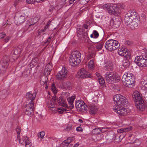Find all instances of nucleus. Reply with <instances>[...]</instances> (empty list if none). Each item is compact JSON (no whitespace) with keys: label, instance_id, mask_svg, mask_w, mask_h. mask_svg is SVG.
<instances>
[{"label":"nucleus","instance_id":"nucleus-2","mask_svg":"<svg viewBox=\"0 0 147 147\" xmlns=\"http://www.w3.org/2000/svg\"><path fill=\"white\" fill-rule=\"evenodd\" d=\"M141 95V94L138 91H135L132 94V99L136 108L140 111H143L145 109V105Z\"/></svg>","mask_w":147,"mask_h":147},{"label":"nucleus","instance_id":"nucleus-4","mask_svg":"<svg viewBox=\"0 0 147 147\" xmlns=\"http://www.w3.org/2000/svg\"><path fill=\"white\" fill-rule=\"evenodd\" d=\"M81 55L80 53L77 50L72 51L69 56V64L75 66L79 64L81 61Z\"/></svg>","mask_w":147,"mask_h":147},{"label":"nucleus","instance_id":"nucleus-54","mask_svg":"<svg viewBox=\"0 0 147 147\" xmlns=\"http://www.w3.org/2000/svg\"><path fill=\"white\" fill-rule=\"evenodd\" d=\"M88 36V33L86 32L84 34H83V33L81 35V37L80 38H81L82 39V38H87Z\"/></svg>","mask_w":147,"mask_h":147},{"label":"nucleus","instance_id":"nucleus-18","mask_svg":"<svg viewBox=\"0 0 147 147\" xmlns=\"http://www.w3.org/2000/svg\"><path fill=\"white\" fill-rule=\"evenodd\" d=\"M36 97L35 93H32V92L30 91L26 93V99L29 102H34Z\"/></svg>","mask_w":147,"mask_h":147},{"label":"nucleus","instance_id":"nucleus-36","mask_svg":"<svg viewBox=\"0 0 147 147\" xmlns=\"http://www.w3.org/2000/svg\"><path fill=\"white\" fill-rule=\"evenodd\" d=\"M104 43V42H103V41H101V42H100L98 44H96V49L98 50H101L103 47Z\"/></svg>","mask_w":147,"mask_h":147},{"label":"nucleus","instance_id":"nucleus-17","mask_svg":"<svg viewBox=\"0 0 147 147\" xmlns=\"http://www.w3.org/2000/svg\"><path fill=\"white\" fill-rule=\"evenodd\" d=\"M15 20V22L17 25H19L22 23L26 20L25 17L22 15L19 16H15L14 17Z\"/></svg>","mask_w":147,"mask_h":147},{"label":"nucleus","instance_id":"nucleus-1","mask_svg":"<svg viewBox=\"0 0 147 147\" xmlns=\"http://www.w3.org/2000/svg\"><path fill=\"white\" fill-rule=\"evenodd\" d=\"M124 20L127 27L131 30H134L138 26L139 23V17L134 10H131L125 14Z\"/></svg>","mask_w":147,"mask_h":147},{"label":"nucleus","instance_id":"nucleus-3","mask_svg":"<svg viewBox=\"0 0 147 147\" xmlns=\"http://www.w3.org/2000/svg\"><path fill=\"white\" fill-rule=\"evenodd\" d=\"M38 21V19L36 17L27 20L26 22L25 25L23 27V31L28 32L36 30L37 28V24L36 23Z\"/></svg>","mask_w":147,"mask_h":147},{"label":"nucleus","instance_id":"nucleus-7","mask_svg":"<svg viewBox=\"0 0 147 147\" xmlns=\"http://www.w3.org/2000/svg\"><path fill=\"white\" fill-rule=\"evenodd\" d=\"M134 62L138 66L145 67L147 66V51L140 56L136 57Z\"/></svg>","mask_w":147,"mask_h":147},{"label":"nucleus","instance_id":"nucleus-12","mask_svg":"<svg viewBox=\"0 0 147 147\" xmlns=\"http://www.w3.org/2000/svg\"><path fill=\"white\" fill-rule=\"evenodd\" d=\"M75 106L78 110L81 112H84L87 110V107L86 105L82 100L76 101Z\"/></svg>","mask_w":147,"mask_h":147},{"label":"nucleus","instance_id":"nucleus-11","mask_svg":"<svg viewBox=\"0 0 147 147\" xmlns=\"http://www.w3.org/2000/svg\"><path fill=\"white\" fill-rule=\"evenodd\" d=\"M34 103L29 102L24 108L25 113L29 117H31L34 115L33 107Z\"/></svg>","mask_w":147,"mask_h":147},{"label":"nucleus","instance_id":"nucleus-39","mask_svg":"<svg viewBox=\"0 0 147 147\" xmlns=\"http://www.w3.org/2000/svg\"><path fill=\"white\" fill-rule=\"evenodd\" d=\"M88 68L91 69H93L94 67V62L92 60H90L88 63Z\"/></svg>","mask_w":147,"mask_h":147},{"label":"nucleus","instance_id":"nucleus-29","mask_svg":"<svg viewBox=\"0 0 147 147\" xmlns=\"http://www.w3.org/2000/svg\"><path fill=\"white\" fill-rule=\"evenodd\" d=\"M56 77L57 79L58 80H63L65 78L64 76L62 74L59 72L56 75Z\"/></svg>","mask_w":147,"mask_h":147},{"label":"nucleus","instance_id":"nucleus-47","mask_svg":"<svg viewBox=\"0 0 147 147\" xmlns=\"http://www.w3.org/2000/svg\"><path fill=\"white\" fill-rule=\"evenodd\" d=\"M30 70L29 69L26 68L24 70L23 74L24 75L28 76L30 74Z\"/></svg>","mask_w":147,"mask_h":147},{"label":"nucleus","instance_id":"nucleus-40","mask_svg":"<svg viewBox=\"0 0 147 147\" xmlns=\"http://www.w3.org/2000/svg\"><path fill=\"white\" fill-rule=\"evenodd\" d=\"M121 53V54L122 55V56L125 57L126 58L129 57L131 55L130 53L128 51H127V49L126 50V51H125V52L123 53V54L121 53Z\"/></svg>","mask_w":147,"mask_h":147},{"label":"nucleus","instance_id":"nucleus-31","mask_svg":"<svg viewBox=\"0 0 147 147\" xmlns=\"http://www.w3.org/2000/svg\"><path fill=\"white\" fill-rule=\"evenodd\" d=\"M122 63L123 66L125 68H127L129 66L130 62L127 59H125L123 60Z\"/></svg>","mask_w":147,"mask_h":147},{"label":"nucleus","instance_id":"nucleus-5","mask_svg":"<svg viewBox=\"0 0 147 147\" xmlns=\"http://www.w3.org/2000/svg\"><path fill=\"white\" fill-rule=\"evenodd\" d=\"M104 79L109 84H113L119 81L120 78L119 75L113 72L108 71L104 75Z\"/></svg>","mask_w":147,"mask_h":147},{"label":"nucleus","instance_id":"nucleus-20","mask_svg":"<svg viewBox=\"0 0 147 147\" xmlns=\"http://www.w3.org/2000/svg\"><path fill=\"white\" fill-rule=\"evenodd\" d=\"M9 60V57L8 56H4L1 60L0 64H4V65L6 67H7L9 65L8 62Z\"/></svg>","mask_w":147,"mask_h":147},{"label":"nucleus","instance_id":"nucleus-34","mask_svg":"<svg viewBox=\"0 0 147 147\" xmlns=\"http://www.w3.org/2000/svg\"><path fill=\"white\" fill-rule=\"evenodd\" d=\"M57 111L59 114H61L63 113L64 111H68L66 109L63 107H58L56 109V111Z\"/></svg>","mask_w":147,"mask_h":147},{"label":"nucleus","instance_id":"nucleus-30","mask_svg":"<svg viewBox=\"0 0 147 147\" xmlns=\"http://www.w3.org/2000/svg\"><path fill=\"white\" fill-rule=\"evenodd\" d=\"M49 107L50 109L53 111H56L57 109L56 107H55V105L54 102L52 101H50V102H49Z\"/></svg>","mask_w":147,"mask_h":147},{"label":"nucleus","instance_id":"nucleus-60","mask_svg":"<svg viewBox=\"0 0 147 147\" xmlns=\"http://www.w3.org/2000/svg\"><path fill=\"white\" fill-rule=\"evenodd\" d=\"M76 130L78 131H82L83 130L82 128L80 127H78L76 128Z\"/></svg>","mask_w":147,"mask_h":147},{"label":"nucleus","instance_id":"nucleus-55","mask_svg":"<svg viewBox=\"0 0 147 147\" xmlns=\"http://www.w3.org/2000/svg\"><path fill=\"white\" fill-rule=\"evenodd\" d=\"M54 9V8L53 6H51L50 7H49L47 12L49 13V14H51L53 11Z\"/></svg>","mask_w":147,"mask_h":147},{"label":"nucleus","instance_id":"nucleus-22","mask_svg":"<svg viewBox=\"0 0 147 147\" xmlns=\"http://www.w3.org/2000/svg\"><path fill=\"white\" fill-rule=\"evenodd\" d=\"M113 63L110 61H108L107 63L104 67V68L107 71H112L113 70Z\"/></svg>","mask_w":147,"mask_h":147},{"label":"nucleus","instance_id":"nucleus-9","mask_svg":"<svg viewBox=\"0 0 147 147\" xmlns=\"http://www.w3.org/2000/svg\"><path fill=\"white\" fill-rule=\"evenodd\" d=\"M120 46V44L118 41L113 39H110L107 40L105 44V47L107 50L113 51L117 49Z\"/></svg>","mask_w":147,"mask_h":147},{"label":"nucleus","instance_id":"nucleus-16","mask_svg":"<svg viewBox=\"0 0 147 147\" xmlns=\"http://www.w3.org/2000/svg\"><path fill=\"white\" fill-rule=\"evenodd\" d=\"M22 50L21 46L19 45L18 47H15L13 50V59L15 60L18 59L19 56V54Z\"/></svg>","mask_w":147,"mask_h":147},{"label":"nucleus","instance_id":"nucleus-33","mask_svg":"<svg viewBox=\"0 0 147 147\" xmlns=\"http://www.w3.org/2000/svg\"><path fill=\"white\" fill-rule=\"evenodd\" d=\"M59 72H60L61 74H63L65 77H66V78L67 77V74H68V71L66 69L65 67H63L61 70Z\"/></svg>","mask_w":147,"mask_h":147},{"label":"nucleus","instance_id":"nucleus-44","mask_svg":"<svg viewBox=\"0 0 147 147\" xmlns=\"http://www.w3.org/2000/svg\"><path fill=\"white\" fill-rule=\"evenodd\" d=\"M21 127L20 126H17L16 129V131L17 133V138H19L20 137V135L21 131Z\"/></svg>","mask_w":147,"mask_h":147},{"label":"nucleus","instance_id":"nucleus-35","mask_svg":"<svg viewBox=\"0 0 147 147\" xmlns=\"http://www.w3.org/2000/svg\"><path fill=\"white\" fill-rule=\"evenodd\" d=\"M102 132V130L99 128H95L93 129L92 131V133L96 135L99 134Z\"/></svg>","mask_w":147,"mask_h":147},{"label":"nucleus","instance_id":"nucleus-43","mask_svg":"<svg viewBox=\"0 0 147 147\" xmlns=\"http://www.w3.org/2000/svg\"><path fill=\"white\" fill-rule=\"evenodd\" d=\"M51 90L53 92L54 94H56L57 93V90L54 83L52 84Z\"/></svg>","mask_w":147,"mask_h":147},{"label":"nucleus","instance_id":"nucleus-52","mask_svg":"<svg viewBox=\"0 0 147 147\" xmlns=\"http://www.w3.org/2000/svg\"><path fill=\"white\" fill-rule=\"evenodd\" d=\"M45 135L44 132L42 131L39 133L38 135V137L39 138H41L43 137Z\"/></svg>","mask_w":147,"mask_h":147},{"label":"nucleus","instance_id":"nucleus-50","mask_svg":"<svg viewBox=\"0 0 147 147\" xmlns=\"http://www.w3.org/2000/svg\"><path fill=\"white\" fill-rule=\"evenodd\" d=\"M89 0H79V3L82 5H84L86 4Z\"/></svg>","mask_w":147,"mask_h":147},{"label":"nucleus","instance_id":"nucleus-56","mask_svg":"<svg viewBox=\"0 0 147 147\" xmlns=\"http://www.w3.org/2000/svg\"><path fill=\"white\" fill-rule=\"evenodd\" d=\"M125 129L121 128L120 129H118L117 130V132L118 133H121L123 132H125Z\"/></svg>","mask_w":147,"mask_h":147},{"label":"nucleus","instance_id":"nucleus-8","mask_svg":"<svg viewBox=\"0 0 147 147\" xmlns=\"http://www.w3.org/2000/svg\"><path fill=\"white\" fill-rule=\"evenodd\" d=\"M113 99L116 106H126L128 103V101L126 98L124 96L120 94L115 95Z\"/></svg>","mask_w":147,"mask_h":147},{"label":"nucleus","instance_id":"nucleus-49","mask_svg":"<svg viewBox=\"0 0 147 147\" xmlns=\"http://www.w3.org/2000/svg\"><path fill=\"white\" fill-rule=\"evenodd\" d=\"M52 38V36H50L47 39V40L45 42L44 44H46V46H47L49 44Z\"/></svg>","mask_w":147,"mask_h":147},{"label":"nucleus","instance_id":"nucleus-46","mask_svg":"<svg viewBox=\"0 0 147 147\" xmlns=\"http://www.w3.org/2000/svg\"><path fill=\"white\" fill-rule=\"evenodd\" d=\"M104 79H103V78H101L100 79H98V82L100 84L101 86H104L105 85V80Z\"/></svg>","mask_w":147,"mask_h":147},{"label":"nucleus","instance_id":"nucleus-32","mask_svg":"<svg viewBox=\"0 0 147 147\" xmlns=\"http://www.w3.org/2000/svg\"><path fill=\"white\" fill-rule=\"evenodd\" d=\"M111 135L113 136V138H115V139L116 140V142H119L121 141V140L120 139V136L119 135H118L115 136V133L113 132H112L111 133Z\"/></svg>","mask_w":147,"mask_h":147},{"label":"nucleus","instance_id":"nucleus-42","mask_svg":"<svg viewBox=\"0 0 147 147\" xmlns=\"http://www.w3.org/2000/svg\"><path fill=\"white\" fill-rule=\"evenodd\" d=\"M72 140V138L71 137H69L67 138L66 140H64L63 142V144H64V143L68 144H69L71 142Z\"/></svg>","mask_w":147,"mask_h":147},{"label":"nucleus","instance_id":"nucleus-63","mask_svg":"<svg viewBox=\"0 0 147 147\" xmlns=\"http://www.w3.org/2000/svg\"><path fill=\"white\" fill-rule=\"evenodd\" d=\"M147 81V75L146 76H145L143 78V79H142L141 81Z\"/></svg>","mask_w":147,"mask_h":147},{"label":"nucleus","instance_id":"nucleus-13","mask_svg":"<svg viewBox=\"0 0 147 147\" xmlns=\"http://www.w3.org/2000/svg\"><path fill=\"white\" fill-rule=\"evenodd\" d=\"M90 76L89 73L87 72L84 69L82 68L77 73L76 76L80 79H83L90 77Z\"/></svg>","mask_w":147,"mask_h":147},{"label":"nucleus","instance_id":"nucleus-41","mask_svg":"<svg viewBox=\"0 0 147 147\" xmlns=\"http://www.w3.org/2000/svg\"><path fill=\"white\" fill-rule=\"evenodd\" d=\"M48 80V78L46 77H45L43 79H41L40 81V83L41 84L44 85L47 84V80Z\"/></svg>","mask_w":147,"mask_h":147},{"label":"nucleus","instance_id":"nucleus-19","mask_svg":"<svg viewBox=\"0 0 147 147\" xmlns=\"http://www.w3.org/2000/svg\"><path fill=\"white\" fill-rule=\"evenodd\" d=\"M76 98V96L75 95H73L71 97H69L67 98V100L68 102V103L69 106H68V109H72L74 108V105L73 102L74 100Z\"/></svg>","mask_w":147,"mask_h":147},{"label":"nucleus","instance_id":"nucleus-24","mask_svg":"<svg viewBox=\"0 0 147 147\" xmlns=\"http://www.w3.org/2000/svg\"><path fill=\"white\" fill-rule=\"evenodd\" d=\"M140 86L142 90H145L147 89V81H141L140 84Z\"/></svg>","mask_w":147,"mask_h":147},{"label":"nucleus","instance_id":"nucleus-59","mask_svg":"<svg viewBox=\"0 0 147 147\" xmlns=\"http://www.w3.org/2000/svg\"><path fill=\"white\" fill-rule=\"evenodd\" d=\"M6 36V34L4 32L0 33V39H2Z\"/></svg>","mask_w":147,"mask_h":147},{"label":"nucleus","instance_id":"nucleus-14","mask_svg":"<svg viewBox=\"0 0 147 147\" xmlns=\"http://www.w3.org/2000/svg\"><path fill=\"white\" fill-rule=\"evenodd\" d=\"M19 141L20 144L25 145L26 147H30L32 145L31 142L26 136H23L21 139H19Z\"/></svg>","mask_w":147,"mask_h":147},{"label":"nucleus","instance_id":"nucleus-51","mask_svg":"<svg viewBox=\"0 0 147 147\" xmlns=\"http://www.w3.org/2000/svg\"><path fill=\"white\" fill-rule=\"evenodd\" d=\"M117 6V7H118L119 9L120 8H121L122 9H124V8L125 7V5L124 3H119L118 4Z\"/></svg>","mask_w":147,"mask_h":147},{"label":"nucleus","instance_id":"nucleus-28","mask_svg":"<svg viewBox=\"0 0 147 147\" xmlns=\"http://www.w3.org/2000/svg\"><path fill=\"white\" fill-rule=\"evenodd\" d=\"M77 30L78 32L77 36L79 38H80L81 37V35L83 33L84 31L83 27L81 26L77 28Z\"/></svg>","mask_w":147,"mask_h":147},{"label":"nucleus","instance_id":"nucleus-15","mask_svg":"<svg viewBox=\"0 0 147 147\" xmlns=\"http://www.w3.org/2000/svg\"><path fill=\"white\" fill-rule=\"evenodd\" d=\"M108 11V13L111 15H114L120 13V10L116 5L112 4L110 5V7Z\"/></svg>","mask_w":147,"mask_h":147},{"label":"nucleus","instance_id":"nucleus-25","mask_svg":"<svg viewBox=\"0 0 147 147\" xmlns=\"http://www.w3.org/2000/svg\"><path fill=\"white\" fill-rule=\"evenodd\" d=\"M52 69V66L50 64H47L46 66L45 70V72H47V75H49L50 72L51 71Z\"/></svg>","mask_w":147,"mask_h":147},{"label":"nucleus","instance_id":"nucleus-10","mask_svg":"<svg viewBox=\"0 0 147 147\" xmlns=\"http://www.w3.org/2000/svg\"><path fill=\"white\" fill-rule=\"evenodd\" d=\"M114 111L121 116H125L129 114L131 112V110L129 109H125L122 106H115L113 108Z\"/></svg>","mask_w":147,"mask_h":147},{"label":"nucleus","instance_id":"nucleus-27","mask_svg":"<svg viewBox=\"0 0 147 147\" xmlns=\"http://www.w3.org/2000/svg\"><path fill=\"white\" fill-rule=\"evenodd\" d=\"M121 23V21L117 18L113 20V24L115 25V28H117L119 27Z\"/></svg>","mask_w":147,"mask_h":147},{"label":"nucleus","instance_id":"nucleus-58","mask_svg":"<svg viewBox=\"0 0 147 147\" xmlns=\"http://www.w3.org/2000/svg\"><path fill=\"white\" fill-rule=\"evenodd\" d=\"M125 45H132V43L129 40H125Z\"/></svg>","mask_w":147,"mask_h":147},{"label":"nucleus","instance_id":"nucleus-26","mask_svg":"<svg viewBox=\"0 0 147 147\" xmlns=\"http://www.w3.org/2000/svg\"><path fill=\"white\" fill-rule=\"evenodd\" d=\"M89 108V112L90 113L95 114L96 113L97 109L95 106L93 105L90 106Z\"/></svg>","mask_w":147,"mask_h":147},{"label":"nucleus","instance_id":"nucleus-57","mask_svg":"<svg viewBox=\"0 0 147 147\" xmlns=\"http://www.w3.org/2000/svg\"><path fill=\"white\" fill-rule=\"evenodd\" d=\"M11 37L10 36H7L4 40V41L5 42H8L9 41Z\"/></svg>","mask_w":147,"mask_h":147},{"label":"nucleus","instance_id":"nucleus-61","mask_svg":"<svg viewBox=\"0 0 147 147\" xmlns=\"http://www.w3.org/2000/svg\"><path fill=\"white\" fill-rule=\"evenodd\" d=\"M124 129V130L125 131V132L130 131L131 130V127H127L125 128Z\"/></svg>","mask_w":147,"mask_h":147},{"label":"nucleus","instance_id":"nucleus-6","mask_svg":"<svg viewBox=\"0 0 147 147\" xmlns=\"http://www.w3.org/2000/svg\"><path fill=\"white\" fill-rule=\"evenodd\" d=\"M122 81L123 84L128 88H132L134 86L133 74L130 73L125 74L123 76Z\"/></svg>","mask_w":147,"mask_h":147},{"label":"nucleus","instance_id":"nucleus-38","mask_svg":"<svg viewBox=\"0 0 147 147\" xmlns=\"http://www.w3.org/2000/svg\"><path fill=\"white\" fill-rule=\"evenodd\" d=\"M74 129V127L72 124H68L65 130V131L69 132Z\"/></svg>","mask_w":147,"mask_h":147},{"label":"nucleus","instance_id":"nucleus-64","mask_svg":"<svg viewBox=\"0 0 147 147\" xmlns=\"http://www.w3.org/2000/svg\"><path fill=\"white\" fill-rule=\"evenodd\" d=\"M64 144H63V142L62 143L61 145L63 147H67L69 144H66L65 143H64Z\"/></svg>","mask_w":147,"mask_h":147},{"label":"nucleus","instance_id":"nucleus-45","mask_svg":"<svg viewBox=\"0 0 147 147\" xmlns=\"http://www.w3.org/2000/svg\"><path fill=\"white\" fill-rule=\"evenodd\" d=\"M43 0H26V1L28 4H32L35 1L39 2L40 1H42Z\"/></svg>","mask_w":147,"mask_h":147},{"label":"nucleus","instance_id":"nucleus-53","mask_svg":"<svg viewBox=\"0 0 147 147\" xmlns=\"http://www.w3.org/2000/svg\"><path fill=\"white\" fill-rule=\"evenodd\" d=\"M110 7V5L105 4L103 5L102 6V8L104 9L107 10L108 11Z\"/></svg>","mask_w":147,"mask_h":147},{"label":"nucleus","instance_id":"nucleus-62","mask_svg":"<svg viewBox=\"0 0 147 147\" xmlns=\"http://www.w3.org/2000/svg\"><path fill=\"white\" fill-rule=\"evenodd\" d=\"M47 25L46 26L44 29H41V31H42V32H44L48 28V26H47Z\"/></svg>","mask_w":147,"mask_h":147},{"label":"nucleus","instance_id":"nucleus-23","mask_svg":"<svg viewBox=\"0 0 147 147\" xmlns=\"http://www.w3.org/2000/svg\"><path fill=\"white\" fill-rule=\"evenodd\" d=\"M3 64H0V76L3 75L5 73L7 67H6Z\"/></svg>","mask_w":147,"mask_h":147},{"label":"nucleus","instance_id":"nucleus-48","mask_svg":"<svg viewBox=\"0 0 147 147\" xmlns=\"http://www.w3.org/2000/svg\"><path fill=\"white\" fill-rule=\"evenodd\" d=\"M93 34L94 36V38H97L99 36V34L98 32L97 31L95 30L93 31Z\"/></svg>","mask_w":147,"mask_h":147},{"label":"nucleus","instance_id":"nucleus-21","mask_svg":"<svg viewBox=\"0 0 147 147\" xmlns=\"http://www.w3.org/2000/svg\"><path fill=\"white\" fill-rule=\"evenodd\" d=\"M57 102L61 106L68 109V105L66 104L65 101L63 99L62 97H60L57 99Z\"/></svg>","mask_w":147,"mask_h":147},{"label":"nucleus","instance_id":"nucleus-37","mask_svg":"<svg viewBox=\"0 0 147 147\" xmlns=\"http://www.w3.org/2000/svg\"><path fill=\"white\" fill-rule=\"evenodd\" d=\"M126 49L124 47H121L120 48H119L118 50V54L119 55L122 56V55L120 53H121L123 54V53L125 52V51H126Z\"/></svg>","mask_w":147,"mask_h":147}]
</instances>
